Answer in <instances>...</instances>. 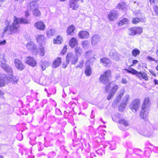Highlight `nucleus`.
<instances>
[{
	"label": "nucleus",
	"instance_id": "f257e3e1",
	"mask_svg": "<svg viewBox=\"0 0 158 158\" xmlns=\"http://www.w3.org/2000/svg\"><path fill=\"white\" fill-rule=\"evenodd\" d=\"M150 105L149 98H146L144 99L142 106L140 116L141 118L147 120L148 118L149 108Z\"/></svg>",
	"mask_w": 158,
	"mask_h": 158
},
{
	"label": "nucleus",
	"instance_id": "f03ea898",
	"mask_svg": "<svg viewBox=\"0 0 158 158\" xmlns=\"http://www.w3.org/2000/svg\"><path fill=\"white\" fill-rule=\"evenodd\" d=\"M30 23V21L24 18H18L15 17L14 22L12 25L9 27L10 30L14 33L17 32L19 27V24L20 23L27 24Z\"/></svg>",
	"mask_w": 158,
	"mask_h": 158
},
{
	"label": "nucleus",
	"instance_id": "7ed1b4c3",
	"mask_svg": "<svg viewBox=\"0 0 158 158\" xmlns=\"http://www.w3.org/2000/svg\"><path fill=\"white\" fill-rule=\"evenodd\" d=\"M111 77V71L108 70L101 74L99 78V81L104 84H106L110 81V78Z\"/></svg>",
	"mask_w": 158,
	"mask_h": 158
},
{
	"label": "nucleus",
	"instance_id": "20e7f679",
	"mask_svg": "<svg viewBox=\"0 0 158 158\" xmlns=\"http://www.w3.org/2000/svg\"><path fill=\"white\" fill-rule=\"evenodd\" d=\"M140 99L137 98L134 99L129 106L130 108L133 112H135L140 105Z\"/></svg>",
	"mask_w": 158,
	"mask_h": 158
},
{
	"label": "nucleus",
	"instance_id": "39448f33",
	"mask_svg": "<svg viewBox=\"0 0 158 158\" xmlns=\"http://www.w3.org/2000/svg\"><path fill=\"white\" fill-rule=\"evenodd\" d=\"M6 60L4 57V55L0 56V62L1 63V66L6 72H9L10 74L12 73V69L11 67L5 63Z\"/></svg>",
	"mask_w": 158,
	"mask_h": 158
},
{
	"label": "nucleus",
	"instance_id": "423d86ee",
	"mask_svg": "<svg viewBox=\"0 0 158 158\" xmlns=\"http://www.w3.org/2000/svg\"><path fill=\"white\" fill-rule=\"evenodd\" d=\"M66 61L69 63L70 62L72 64H75L78 61V58L72 52L67 54L66 56Z\"/></svg>",
	"mask_w": 158,
	"mask_h": 158
},
{
	"label": "nucleus",
	"instance_id": "0eeeda50",
	"mask_svg": "<svg viewBox=\"0 0 158 158\" xmlns=\"http://www.w3.org/2000/svg\"><path fill=\"white\" fill-rule=\"evenodd\" d=\"M26 47L28 50L35 53V54L38 53V51L36 46L32 41L28 42L26 45Z\"/></svg>",
	"mask_w": 158,
	"mask_h": 158
},
{
	"label": "nucleus",
	"instance_id": "6e6552de",
	"mask_svg": "<svg viewBox=\"0 0 158 158\" xmlns=\"http://www.w3.org/2000/svg\"><path fill=\"white\" fill-rule=\"evenodd\" d=\"M118 123L119 124V127L121 130L124 131L127 129V127H128L129 124L128 121L124 118L120 119L118 121Z\"/></svg>",
	"mask_w": 158,
	"mask_h": 158
},
{
	"label": "nucleus",
	"instance_id": "1a4fd4ad",
	"mask_svg": "<svg viewBox=\"0 0 158 158\" xmlns=\"http://www.w3.org/2000/svg\"><path fill=\"white\" fill-rule=\"evenodd\" d=\"M112 86H113V87L111 89L110 92L115 94L118 88V86L117 85H114V83L112 82L109 83L106 86V91H108Z\"/></svg>",
	"mask_w": 158,
	"mask_h": 158
},
{
	"label": "nucleus",
	"instance_id": "9d476101",
	"mask_svg": "<svg viewBox=\"0 0 158 158\" xmlns=\"http://www.w3.org/2000/svg\"><path fill=\"white\" fill-rule=\"evenodd\" d=\"M118 15V12L117 11L113 10L109 14L108 18L110 21H113L117 19Z\"/></svg>",
	"mask_w": 158,
	"mask_h": 158
},
{
	"label": "nucleus",
	"instance_id": "9b49d317",
	"mask_svg": "<svg viewBox=\"0 0 158 158\" xmlns=\"http://www.w3.org/2000/svg\"><path fill=\"white\" fill-rule=\"evenodd\" d=\"M25 62L29 65L34 67L36 64V60L33 57L31 56H28L25 60Z\"/></svg>",
	"mask_w": 158,
	"mask_h": 158
},
{
	"label": "nucleus",
	"instance_id": "f8f14e48",
	"mask_svg": "<svg viewBox=\"0 0 158 158\" xmlns=\"http://www.w3.org/2000/svg\"><path fill=\"white\" fill-rule=\"evenodd\" d=\"M78 36L81 39H87L89 36V32L85 31H81L78 33Z\"/></svg>",
	"mask_w": 158,
	"mask_h": 158
},
{
	"label": "nucleus",
	"instance_id": "ddd939ff",
	"mask_svg": "<svg viewBox=\"0 0 158 158\" xmlns=\"http://www.w3.org/2000/svg\"><path fill=\"white\" fill-rule=\"evenodd\" d=\"M14 63L16 68L18 70H22L24 69V66L20 60L15 59L14 60Z\"/></svg>",
	"mask_w": 158,
	"mask_h": 158
},
{
	"label": "nucleus",
	"instance_id": "4468645a",
	"mask_svg": "<svg viewBox=\"0 0 158 158\" xmlns=\"http://www.w3.org/2000/svg\"><path fill=\"white\" fill-rule=\"evenodd\" d=\"M34 26L37 29L42 31L44 30L45 28L44 24L41 21L35 23L34 24Z\"/></svg>",
	"mask_w": 158,
	"mask_h": 158
},
{
	"label": "nucleus",
	"instance_id": "2eb2a0df",
	"mask_svg": "<svg viewBox=\"0 0 158 158\" xmlns=\"http://www.w3.org/2000/svg\"><path fill=\"white\" fill-rule=\"evenodd\" d=\"M8 81L7 76L5 75H2L0 76V87L5 85V83Z\"/></svg>",
	"mask_w": 158,
	"mask_h": 158
},
{
	"label": "nucleus",
	"instance_id": "dca6fc26",
	"mask_svg": "<svg viewBox=\"0 0 158 158\" xmlns=\"http://www.w3.org/2000/svg\"><path fill=\"white\" fill-rule=\"evenodd\" d=\"M109 56L111 58L116 61H118L120 59V55L115 51L110 52Z\"/></svg>",
	"mask_w": 158,
	"mask_h": 158
},
{
	"label": "nucleus",
	"instance_id": "f3484780",
	"mask_svg": "<svg viewBox=\"0 0 158 158\" xmlns=\"http://www.w3.org/2000/svg\"><path fill=\"white\" fill-rule=\"evenodd\" d=\"M100 37L98 35H94L91 39V44L94 46H96L97 44L100 41Z\"/></svg>",
	"mask_w": 158,
	"mask_h": 158
},
{
	"label": "nucleus",
	"instance_id": "a211bd4d",
	"mask_svg": "<svg viewBox=\"0 0 158 158\" xmlns=\"http://www.w3.org/2000/svg\"><path fill=\"white\" fill-rule=\"evenodd\" d=\"M153 133V132L150 130L149 128H148L146 129H145L143 130L141 134L145 136L150 137Z\"/></svg>",
	"mask_w": 158,
	"mask_h": 158
},
{
	"label": "nucleus",
	"instance_id": "6ab92c4d",
	"mask_svg": "<svg viewBox=\"0 0 158 158\" xmlns=\"http://www.w3.org/2000/svg\"><path fill=\"white\" fill-rule=\"evenodd\" d=\"M100 61L103 64L104 66L106 67L110 66L111 64V62L110 60L106 57L101 59Z\"/></svg>",
	"mask_w": 158,
	"mask_h": 158
},
{
	"label": "nucleus",
	"instance_id": "aec40b11",
	"mask_svg": "<svg viewBox=\"0 0 158 158\" xmlns=\"http://www.w3.org/2000/svg\"><path fill=\"white\" fill-rule=\"evenodd\" d=\"M75 27L73 25H70L67 28L66 31L68 35H73L74 33Z\"/></svg>",
	"mask_w": 158,
	"mask_h": 158
},
{
	"label": "nucleus",
	"instance_id": "412c9836",
	"mask_svg": "<svg viewBox=\"0 0 158 158\" xmlns=\"http://www.w3.org/2000/svg\"><path fill=\"white\" fill-rule=\"evenodd\" d=\"M38 4L36 2L32 1L28 3V8L30 9H34L39 7Z\"/></svg>",
	"mask_w": 158,
	"mask_h": 158
},
{
	"label": "nucleus",
	"instance_id": "4be33fe9",
	"mask_svg": "<svg viewBox=\"0 0 158 158\" xmlns=\"http://www.w3.org/2000/svg\"><path fill=\"white\" fill-rule=\"evenodd\" d=\"M36 40L37 42L40 44H42V43H45L46 38L43 35H38L36 37Z\"/></svg>",
	"mask_w": 158,
	"mask_h": 158
},
{
	"label": "nucleus",
	"instance_id": "5701e85b",
	"mask_svg": "<svg viewBox=\"0 0 158 158\" xmlns=\"http://www.w3.org/2000/svg\"><path fill=\"white\" fill-rule=\"evenodd\" d=\"M61 63V58L58 57L55 59L52 63V67L56 68L59 66Z\"/></svg>",
	"mask_w": 158,
	"mask_h": 158
},
{
	"label": "nucleus",
	"instance_id": "b1692460",
	"mask_svg": "<svg viewBox=\"0 0 158 158\" xmlns=\"http://www.w3.org/2000/svg\"><path fill=\"white\" fill-rule=\"evenodd\" d=\"M77 43L78 41L77 39L73 37L69 41V45L71 48H73L75 45H77Z\"/></svg>",
	"mask_w": 158,
	"mask_h": 158
},
{
	"label": "nucleus",
	"instance_id": "393cba45",
	"mask_svg": "<svg viewBox=\"0 0 158 158\" xmlns=\"http://www.w3.org/2000/svg\"><path fill=\"white\" fill-rule=\"evenodd\" d=\"M85 73L87 76H89L91 75L92 69L90 65L86 66L85 70Z\"/></svg>",
	"mask_w": 158,
	"mask_h": 158
},
{
	"label": "nucleus",
	"instance_id": "a878e982",
	"mask_svg": "<svg viewBox=\"0 0 158 158\" xmlns=\"http://www.w3.org/2000/svg\"><path fill=\"white\" fill-rule=\"evenodd\" d=\"M38 49L39 50L40 55L41 56H43L45 53V50L43 44L40 45L38 47Z\"/></svg>",
	"mask_w": 158,
	"mask_h": 158
},
{
	"label": "nucleus",
	"instance_id": "bb28decb",
	"mask_svg": "<svg viewBox=\"0 0 158 158\" xmlns=\"http://www.w3.org/2000/svg\"><path fill=\"white\" fill-rule=\"evenodd\" d=\"M129 22V21L128 19L126 18H124L119 21L118 23V25L119 26H121L124 24H128Z\"/></svg>",
	"mask_w": 158,
	"mask_h": 158
},
{
	"label": "nucleus",
	"instance_id": "cd10ccee",
	"mask_svg": "<svg viewBox=\"0 0 158 158\" xmlns=\"http://www.w3.org/2000/svg\"><path fill=\"white\" fill-rule=\"evenodd\" d=\"M32 14L35 17H40L41 15L40 10L37 8L33 10Z\"/></svg>",
	"mask_w": 158,
	"mask_h": 158
},
{
	"label": "nucleus",
	"instance_id": "c85d7f7f",
	"mask_svg": "<svg viewBox=\"0 0 158 158\" xmlns=\"http://www.w3.org/2000/svg\"><path fill=\"white\" fill-rule=\"evenodd\" d=\"M75 51L77 56L81 55L83 52L82 48L77 46L75 48Z\"/></svg>",
	"mask_w": 158,
	"mask_h": 158
},
{
	"label": "nucleus",
	"instance_id": "c756f323",
	"mask_svg": "<svg viewBox=\"0 0 158 158\" xmlns=\"http://www.w3.org/2000/svg\"><path fill=\"white\" fill-rule=\"evenodd\" d=\"M135 30V27H131L129 28L127 31V33L129 35L133 36L136 34Z\"/></svg>",
	"mask_w": 158,
	"mask_h": 158
},
{
	"label": "nucleus",
	"instance_id": "7c9ffc66",
	"mask_svg": "<svg viewBox=\"0 0 158 158\" xmlns=\"http://www.w3.org/2000/svg\"><path fill=\"white\" fill-rule=\"evenodd\" d=\"M55 31L54 29H51L48 31L47 33V35L48 37H50L53 36L55 34Z\"/></svg>",
	"mask_w": 158,
	"mask_h": 158
},
{
	"label": "nucleus",
	"instance_id": "2f4dec72",
	"mask_svg": "<svg viewBox=\"0 0 158 158\" xmlns=\"http://www.w3.org/2000/svg\"><path fill=\"white\" fill-rule=\"evenodd\" d=\"M62 40V37L60 36H57L56 39H54L53 42L54 44H61Z\"/></svg>",
	"mask_w": 158,
	"mask_h": 158
},
{
	"label": "nucleus",
	"instance_id": "473e14b6",
	"mask_svg": "<svg viewBox=\"0 0 158 158\" xmlns=\"http://www.w3.org/2000/svg\"><path fill=\"white\" fill-rule=\"evenodd\" d=\"M121 98L117 95V96L115 99L114 102L113 103L112 105L114 106L115 107L118 104L120 100L121 99Z\"/></svg>",
	"mask_w": 158,
	"mask_h": 158
},
{
	"label": "nucleus",
	"instance_id": "72a5a7b5",
	"mask_svg": "<svg viewBox=\"0 0 158 158\" xmlns=\"http://www.w3.org/2000/svg\"><path fill=\"white\" fill-rule=\"evenodd\" d=\"M81 45L84 48H86L89 46V43L87 40H83L82 41Z\"/></svg>",
	"mask_w": 158,
	"mask_h": 158
},
{
	"label": "nucleus",
	"instance_id": "f704fd0d",
	"mask_svg": "<svg viewBox=\"0 0 158 158\" xmlns=\"http://www.w3.org/2000/svg\"><path fill=\"white\" fill-rule=\"evenodd\" d=\"M127 105L126 103H122L118 107L119 110L121 112L123 111Z\"/></svg>",
	"mask_w": 158,
	"mask_h": 158
},
{
	"label": "nucleus",
	"instance_id": "c9c22d12",
	"mask_svg": "<svg viewBox=\"0 0 158 158\" xmlns=\"http://www.w3.org/2000/svg\"><path fill=\"white\" fill-rule=\"evenodd\" d=\"M124 70L126 71L127 73H130L134 75H135L136 73H137V71L136 70L132 68L129 69V70L125 69Z\"/></svg>",
	"mask_w": 158,
	"mask_h": 158
},
{
	"label": "nucleus",
	"instance_id": "e433bc0d",
	"mask_svg": "<svg viewBox=\"0 0 158 158\" xmlns=\"http://www.w3.org/2000/svg\"><path fill=\"white\" fill-rule=\"evenodd\" d=\"M41 65L42 69L44 70L45 69L46 67L48 66V62L46 61L42 62H41Z\"/></svg>",
	"mask_w": 158,
	"mask_h": 158
},
{
	"label": "nucleus",
	"instance_id": "4c0bfd02",
	"mask_svg": "<svg viewBox=\"0 0 158 158\" xmlns=\"http://www.w3.org/2000/svg\"><path fill=\"white\" fill-rule=\"evenodd\" d=\"M140 53V51L137 49H134L132 52V55L135 57H136L137 55H139Z\"/></svg>",
	"mask_w": 158,
	"mask_h": 158
},
{
	"label": "nucleus",
	"instance_id": "58836bf2",
	"mask_svg": "<svg viewBox=\"0 0 158 158\" xmlns=\"http://www.w3.org/2000/svg\"><path fill=\"white\" fill-rule=\"evenodd\" d=\"M135 30L136 34H140L142 33L143 31V29L141 27H135Z\"/></svg>",
	"mask_w": 158,
	"mask_h": 158
},
{
	"label": "nucleus",
	"instance_id": "ea45409f",
	"mask_svg": "<svg viewBox=\"0 0 158 158\" xmlns=\"http://www.w3.org/2000/svg\"><path fill=\"white\" fill-rule=\"evenodd\" d=\"M8 73V74L10 75V77L11 78H12L13 80V83H17L18 79L15 76H12V74L13 73L12 72V73L11 74H10V73L9 72H7Z\"/></svg>",
	"mask_w": 158,
	"mask_h": 158
},
{
	"label": "nucleus",
	"instance_id": "a19ab883",
	"mask_svg": "<svg viewBox=\"0 0 158 158\" xmlns=\"http://www.w3.org/2000/svg\"><path fill=\"white\" fill-rule=\"evenodd\" d=\"M117 7L119 9H124L125 7V4L124 2H122L118 4Z\"/></svg>",
	"mask_w": 158,
	"mask_h": 158
},
{
	"label": "nucleus",
	"instance_id": "79ce46f5",
	"mask_svg": "<svg viewBox=\"0 0 158 158\" xmlns=\"http://www.w3.org/2000/svg\"><path fill=\"white\" fill-rule=\"evenodd\" d=\"M125 92L124 89H123L120 90V91L118 92L117 94V95L121 97V98Z\"/></svg>",
	"mask_w": 158,
	"mask_h": 158
},
{
	"label": "nucleus",
	"instance_id": "37998d69",
	"mask_svg": "<svg viewBox=\"0 0 158 158\" xmlns=\"http://www.w3.org/2000/svg\"><path fill=\"white\" fill-rule=\"evenodd\" d=\"M84 64V60L82 59L79 62V64L76 67V68H77L78 67L80 69H81L83 66Z\"/></svg>",
	"mask_w": 158,
	"mask_h": 158
},
{
	"label": "nucleus",
	"instance_id": "c03bdc74",
	"mask_svg": "<svg viewBox=\"0 0 158 158\" xmlns=\"http://www.w3.org/2000/svg\"><path fill=\"white\" fill-rule=\"evenodd\" d=\"M139 21V19L138 18H133L132 19V23L135 24H136Z\"/></svg>",
	"mask_w": 158,
	"mask_h": 158
},
{
	"label": "nucleus",
	"instance_id": "a18cd8bd",
	"mask_svg": "<svg viewBox=\"0 0 158 158\" xmlns=\"http://www.w3.org/2000/svg\"><path fill=\"white\" fill-rule=\"evenodd\" d=\"M130 99V96L129 95H127L125 97L124 99V102L123 103H126L127 104Z\"/></svg>",
	"mask_w": 158,
	"mask_h": 158
},
{
	"label": "nucleus",
	"instance_id": "49530a36",
	"mask_svg": "<svg viewBox=\"0 0 158 158\" xmlns=\"http://www.w3.org/2000/svg\"><path fill=\"white\" fill-rule=\"evenodd\" d=\"M141 79H143L145 80H148V79L147 75L144 72H143L142 76Z\"/></svg>",
	"mask_w": 158,
	"mask_h": 158
},
{
	"label": "nucleus",
	"instance_id": "de8ad7c7",
	"mask_svg": "<svg viewBox=\"0 0 158 158\" xmlns=\"http://www.w3.org/2000/svg\"><path fill=\"white\" fill-rule=\"evenodd\" d=\"M114 94L110 92L109 94L108 95L107 97V99L108 100L111 99L113 97Z\"/></svg>",
	"mask_w": 158,
	"mask_h": 158
},
{
	"label": "nucleus",
	"instance_id": "09e8293b",
	"mask_svg": "<svg viewBox=\"0 0 158 158\" xmlns=\"http://www.w3.org/2000/svg\"><path fill=\"white\" fill-rule=\"evenodd\" d=\"M67 46L65 45L63 48L62 50L61 51V53L63 55H64L66 52L67 50Z\"/></svg>",
	"mask_w": 158,
	"mask_h": 158
},
{
	"label": "nucleus",
	"instance_id": "8fccbe9b",
	"mask_svg": "<svg viewBox=\"0 0 158 158\" xmlns=\"http://www.w3.org/2000/svg\"><path fill=\"white\" fill-rule=\"evenodd\" d=\"M143 73V72H139L137 71V73H136V74H135V75H136L137 76V77L140 79H141V77L142 76Z\"/></svg>",
	"mask_w": 158,
	"mask_h": 158
},
{
	"label": "nucleus",
	"instance_id": "3c124183",
	"mask_svg": "<svg viewBox=\"0 0 158 158\" xmlns=\"http://www.w3.org/2000/svg\"><path fill=\"white\" fill-rule=\"evenodd\" d=\"M92 53V51L91 50H89L86 52L85 55L86 56H88L91 55Z\"/></svg>",
	"mask_w": 158,
	"mask_h": 158
},
{
	"label": "nucleus",
	"instance_id": "603ef678",
	"mask_svg": "<svg viewBox=\"0 0 158 158\" xmlns=\"http://www.w3.org/2000/svg\"><path fill=\"white\" fill-rule=\"evenodd\" d=\"M127 82V80L126 78H123L121 83L123 84H126Z\"/></svg>",
	"mask_w": 158,
	"mask_h": 158
},
{
	"label": "nucleus",
	"instance_id": "864d4df0",
	"mask_svg": "<svg viewBox=\"0 0 158 158\" xmlns=\"http://www.w3.org/2000/svg\"><path fill=\"white\" fill-rule=\"evenodd\" d=\"M153 9L155 13L158 15V7L156 6H155L153 7Z\"/></svg>",
	"mask_w": 158,
	"mask_h": 158
},
{
	"label": "nucleus",
	"instance_id": "5fc2aeb1",
	"mask_svg": "<svg viewBox=\"0 0 158 158\" xmlns=\"http://www.w3.org/2000/svg\"><path fill=\"white\" fill-rule=\"evenodd\" d=\"M147 59L150 61H157V60H156L155 59L152 58L150 56H148L147 57Z\"/></svg>",
	"mask_w": 158,
	"mask_h": 158
},
{
	"label": "nucleus",
	"instance_id": "6e6d98bb",
	"mask_svg": "<svg viewBox=\"0 0 158 158\" xmlns=\"http://www.w3.org/2000/svg\"><path fill=\"white\" fill-rule=\"evenodd\" d=\"M69 64V63H68V62L67 61L66 63H63L62 64L63 67L64 68H66L67 67V65Z\"/></svg>",
	"mask_w": 158,
	"mask_h": 158
},
{
	"label": "nucleus",
	"instance_id": "4d7b16f0",
	"mask_svg": "<svg viewBox=\"0 0 158 158\" xmlns=\"http://www.w3.org/2000/svg\"><path fill=\"white\" fill-rule=\"evenodd\" d=\"M6 43V41L5 40H4L0 42V45H4Z\"/></svg>",
	"mask_w": 158,
	"mask_h": 158
},
{
	"label": "nucleus",
	"instance_id": "13d9d810",
	"mask_svg": "<svg viewBox=\"0 0 158 158\" xmlns=\"http://www.w3.org/2000/svg\"><path fill=\"white\" fill-rule=\"evenodd\" d=\"M150 72L153 76L155 77L156 76V74L154 73V72L153 71H150Z\"/></svg>",
	"mask_w": 158,
	"mask_h": 158
},
{
	"label": "nucleus",
	"instance_id": "bf43d9fd",
	"mask_svg": "<svg viewBox=\"0 0 158 158\" xmlns=\"http://www.w3.org/2000/svg\"><path fill=\"white\" fill-rule=\"evenodd\" d=\"M138 61L137 60H133L132 61L133 64H136L138 63Z\"/></svg>",
	"mask_w": 158,
	"mask_h": 158
},
{
	"label": "nucleus",
	"instance_id": "052dcab7",
	"mask_svg": "<svg viewBox=\"0 0 158 158\" xmlns=\"http://www.w3.org/2000/svg\"><path fill=\"white\" fill-rule=\"evenodd\" d=\"M9 27H8L7 26H6L5 28H4V32H6L8 29Z\"/></svg>",
	"mask_w": 158,
	"mask_h": 158
},
{
	"label": "nucleus",
	"instance_id": "680f3d73",
	"mask_svg": "<svg viewBox=\"0 0 158 158\" xmlns=\"http://www.w3.org/2000/svg\"><path fill=\"white\" fill-rule=\"evenodd\" d=\"M25 15L26 17H27L29 15V12L28 10L25 12Z\"/></svg>",
	"mask_w": 158,
	"mask_h": 158
},
{
	"label": "nucleus",
	"instance_id": "e2e57ef3",
	"mask_svg": "<svg viewBox=\"0 0 158 158\" xmlns=\"http://www.w3.org/2000/svg\"><path fill=\"white\" fill-rule=\"evenodd\" d=\"M88 129L89 131H91L92 130L93 128L91 126H89L88 127Z\"/></svg>",
	"mask_w": 158,
	"mask_h": 158
},
{
	"label": "nucleus",
	"instance_id": "0e129e2a",
	"mask_svg": "<svg viewBox=\"0 0 158 158\" xmlns=\"http://www.w3.org/2000/svg\"><path fill=\"white\" fill-rule=\"evenodd\" d=\"M93 110H92V111L91 114V116H90L91 118H92V119L93 118H94V115H93Z\"/></svg>",
	"mask_w": 158,
	"mask_h": 158
},
{
	"label": "nucleus",
	"instance_id": "69168bd1",
	"mask_svg": "<svg viewBox=\"0 0 158 158\" xmlns=\"http://www.w3.org/2000/svg\"><path fill=\"white\" fill-rule=\"evenodd\" d=\"M154 82L155 85H158V81L157 80L155 79L154 80Z\"/></svg>",
	"mask_w": 158,
	"mask_h": 158
},
{
	"label": "nucleus",
	"instance_id": "338daca9",
	"mask_svg": "<svg viewBox=\"0 0 158 158\" xmlns=\"http://www.w3.org/2000/svg\"><path fill=\"white\" fill-rule=\"evenodd\" d=\"M116 117H117V118H119L120 117V115L119 114H117L116 115H115Z\"/></svg>",
	"mask_w": 158,
	"mask_h": 158
},
{
	"label": "nucleus",
	"instance_id": "774afa93",
	"mask_svg": "<svg viewBox=\"0 0 158 158\" xmlns=\"http://www.w3.org/2000/svg\"><path fill=\"white\" fill-rule=\"evenodd\" d=\"M100 121H101V122H102L103 123H105L103 121V119L102 118H101L100 119Z\"/></svg>",
	"mask_w": 158,
	"mask_h": 158
}]
</instances>
